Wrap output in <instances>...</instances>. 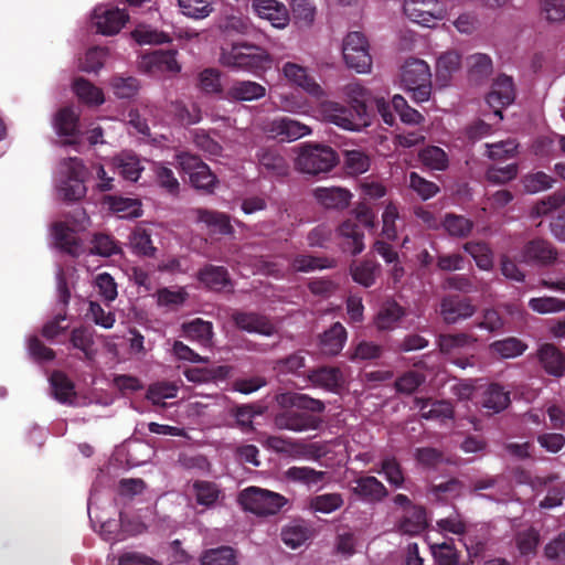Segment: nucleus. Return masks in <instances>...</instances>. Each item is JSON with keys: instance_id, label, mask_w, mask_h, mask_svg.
Instances as JSON below:
<instances>
[{"instance_id": "c9c22d12", "label": "nucleus", "mask_w": 565, "mask_h": 565, "mask_svg": "<svg viewBox=\"0 0 565 565\" xmlns=\"http://www.w3.org/2000/svg\"><path fill=\"white\" fill-rule=\"evenodd\" d=\"M468 77L476 84L489 78L493 72L492 60L483 53H476L467 57Z\"/></svg>"}, {"instance_id": "393cba45", "label": "nucleus", "mask_w": 565, "mask_h": 565, "mask_svg": "<svg viewBox=\"0 0 565 565\" xmlns=\"http://www.w3.org/2000/svg\"><path fill=\"white\" fill-rule=\"evenodd\" d=\"M347 330L340 322H334L320 335L319 348L323 355H338L347 341Z\"/></svg>"}, {"instance_id": "58836bf2", "label": "nucleus", "mask_w": 565, "mask_h": 565, "mask_svg": "<svg viewBox=\"0 0 565 565\" xmlns=\"http://www.w3.org/2000/svg\"><path fill=\"white\" fill-rule=\"evenodd\" d=\"M257 159L260 168L273 175L281 177L288 173V163L286 159L277 152V150L262 148L257 152Z\"/></svg>"}, {"instance_id": "1a4fd4ad", "label": "nucleus", "mask_w": 565, "mask_h": 565, "mask_svg": "<svg viewBox=\"0 0 565 565\" xmlns=\"http://www.w3.org/2000/svg\"><path fill=\"white\" fill-rule=\"evenodd\" d=\"M403 11L413 22L433 26L446 18V6L439 0H404Z\"/></svg>"}, {"instance_id": "79ce46f5", "label": "nucleus", "mask_w": 565, "mask_h": 565, "mask_svg": "<svg viewBox=\"0 0 565 565\" xmlns=\"http://www.w3.org/2000/svg\"><path fill=\"white\" fill-rule=\"evenodd\" d=\"M461 56L456 51H448L441 54L436 63V77L443 85H447L451 75L460 68Z\"/></svg>"}, {"instance_id": "dca6fc26", "label": "nucleus", "mask_w": 565, "mask_h": 565, "mask_svg": "<svg viewBox=\"0 0 565 565\" xmlns=\"http://www.w3.org/2000/svg\"><path fill=\"white\" fill-rule=\"evenodd\" d=\"M536 358L546 374L554 377H562L565 374V354L555 344H541Z\"/></svg>"}, {"instance_id": "a878e982", "label": "nucleus", "mask_w": 565, "mask_h": 565, "mask_svg": "<svg viewBox=\"0 0 565 565\" xmlns=\"http://www.w3.org/2000/svg\"><path fill=\"white\" fill-rule=\"evenodd\" d=\"M477 341L478 338L468 332L443 333L437 338V345L443 354L455 355L462 349L473 347Z\"/></svg>"}, {"instance_id": "0eeeda50", "label": "nucleus", "mask_w": 565, "mask_h": 565, "mask_svg": "<svg viewBox=\"0 0 565 565\" xmlns=\"http://www.w3.org/2000/svg\"><path fill=\"white\" fill-rule=\"evenodd\" d=\"M177 160L182 171L189 174L193 188L209 194L214 192L218 180L199 156L184 151L177 154Z\"/></svg>"}, {"instance_id": "f3484780", "label": "nucleus", "mask_w": 565, "mask_h": 565, "mask_svg": "<svg viewBox=\"0 0 565 565\" xmlns=\"http://www.w3.org/2000/svg\"><path fill=\"white\" fill-rule=\"evenodd\" d=\"M406 315V308L394 299H387L375 315L374 326L379 331L394 330Z\"/></svg>"}, {"instance_id": "5fc2aeb1", "label": "nucleus", "mask_w": 565, "mask_h": 565, "mask_svg": "<svg viewBox=\"0 0 565 565\" xmlns=\"http://www.w3.org/2000/svg\"><path fill=\"white\" fill-rule=\"evenodd\" d=\"M467 252L475 259L476 265L482 270H489L493 266L492 250L483 242H467L463 245Z\"/></svg>"}, {"instance_id": "473e14b6", "label": "nucleus", "mask_w": 565, "mask_h": 565, "mask_svg": "<svg viewBox=\"0 0 565 565\" xmlns=\"http://www.w3.org/2000/svg\"><path fill=\"white\" fill-rule=\"evenodd\" d=\"M401 77L404 86L418 85L431 81V73L425 61L411 58L402 67Z\"/></svg>"}, {"instance_id": "423d86ee", "label": "nucleus", "mask_w": 565, "mask_h": 565, "mask_svg": "<svg viewBox=\"0 0 565 565\" xmlns=\"http://www.w3.org/2000/svg\"><path fill=\"white\" fill-rule=\"evenodd\" d=\"M339 161L337 152L320 143H307L301 147L296 167L303 173L317 175L331 171Z\"/></svg>"}, {"instance_id": "4468645a", "label": "nucleus", "mask_w": 565, "mask_h": 565, "mask_svg": "<svg viewBox=\"0 0 565 565\" xmlns=\"http://www.w3.org/2000/svg\"><path fill=\"white\" fill-rule=\"evenodd\" d=\"M129 15L124 9H95L93 22L98 33L103 35L117 34L128 21Z\"/></svg>"}, {"instance_id": "c85d7f7f", "label": "nucleus", "mask_w": 565, "mask_h": 565, "mask_svg": "<svg viewBox=\"0 0 565 565\" xmlns=\"http://www.w3.org/2000/svg\"><path fill=\"white\" fill-rule=\"evenodd\" d=\"M523 255L529 260L548 265L556 260L557 250L548 241L535 238L524 246Z\"/></svg>"}, {"instance_id": "412c9836", "label": "nucleus", "mask_w": 565, "mask_h": 565, "mask_svg": "<svg viewBox=\"0 0 565 565\" xmlns=\"http://www.w3.org/2000/svg\"><path fill=\"white\" fill-rule=\"evenodd\" d=\"M352 492L361 500L369 503L381 502L388 495L386 487L373 476H364L355 479Z\"/></svg>"}, {"instance_id": "ddd939ff", "label": "nucleus", "mask_w": 565, "mask_h": 565, "mask_svg": "<svg viewBox=\"0 0 565 565\" xmlns=\"http://www.w3.org/2000/svg\"><path fill=\"white\" fill-rule=\"evenodd\" d=\"M515 99V89L512 77L500 75L492 84L487 95V103L494 110V114L502 118V108L511 105Z\"/></svg>"}, {"instance_id": "f8f14e48", "label": "nucleus", "mask_w": 565, "mask_h": 565, "mask_svg": "<svg viewBox=\"0 0 565 565\" xmlns=\"http://www.w3.org/2000/svg\"><path fill=\"white\" fill-rule=\"evenodd\" d=\"M177 51L156 50L143 54L139 62V68L147 74L158 75L163 73H179L181 66L178 63Z\"/></svg>"}, {"instance_id": "8fccbe9b", "label": "nucleus", "mask_w": 565, "mask_h": 565, "mask_svg": "<svg viewBox=\"0 0 565 565\" xmlns=\"http://www.w3.org/2000/svg\"><path fill=\"white\" fill-rule=\"evenodd\" d=\"M337 263L329 257H318L311 255H297L291 262V267L295 271L309 273L316 269L333 268Z\"/></svg>"}, {"instance_id": "7c9ffc66", "label": "nucleus", "mask_w": 565, "mask_h": 565, "mask_svg": "<svg viewBox=\"0 0 565 565\" xmlns=\"http://www.w3.org/2000/svg\"><path fill=\"white\" fill-rule=\"evenodd\" d=\"M381 273V266L373 259H364L362 262H353L350 265V274L354 282L370 288Z\"/></svg>"}, {"instance_id": "e2e57ef3", "label": "nucleus", "mask_w": 565, "mask_h": 565, "mask_svg": "<svg viewBox=\"0 0 565 565\" xmlns=\"http://www.w3.org/2000/svg\"><path fill=\"white\" fill-rule=\"evenodd\" d=\"M431 553L437 565H459L460 554L452 541L431 545Z\"/></svg>"}, {"instance_id": "4c0bfd02", "label": "nucleus", "mask_w": 565, "mask_h": 565, "mask_svg": "<svg viewBox=\"0 0 565 565\" xmlns=\"http://www.w3.org/2000/svg\"><path fill=\"white\" fill-rule=\"evenodd\" d=\"M50 384L54 398L62 404H71L76 396L73 381L62 371H53Z\"/></svg>"}, {"instance_id": "2eb2a0df", "label": "nucleus", "mask_w": 565, "mask_h": 565, "mask_svg": "<svg viewBox=\"0 0 565 565\" xmlns=\"http://www.w3.org/2000/svg\"><path fill=\"white\" fill-rule=\"evenodd\" d=\"M231 319L236 328L248 333L271 335L275 332V326L270 320L266 316L257 312L235 310Z\"/></svg>"}, {"instance_id": "a211bd4d", "label": "nucleus", "mask_w": 565, "mask_h": 565, "mask_svg": "<svg viewBox=\"0 0 565 565\" xmlns=\"http://www.w3.org/2000/svg\"><path fill=\"white\" fill-rule=\"evenodd\" d=\"M308 380L313 386L338 393L344 385L342 371L337 366H320L308 374Z\"/></svg>"}, {"instance_id": "6e6552de", "label": "nucleus", "mask_w": 565, "mask_h": 565, "mask_svg": "<svg viewBox=\"0 0 565 565\" xmlns=\"http://www.w3.org/2000/svg\"><path fill=\"white\" fill-rule=\"evenodd\" d=\"M342 54L348 67L366 73L372 66L369 41L362 32H349L343 39Z\"/></svg>"}, {"instance_id": "2f4dec72", "label": "nucleus", "mask_w": 565, "mask_h": 565, "mask_svg": "<svg viewBox=\"0 0 565 565\" xmlns=\"http://www.w3.org/2000/svg\"><path fill=\"white\" fill-rule=\"evenodd\" d=\"M53 235L56 246L71 256H78L82 253V244L76 233L65 223L58 222L53 226Z\"/></svg>"}, {"instance_id": "6e6d98bb", "label": "nucleus", "mask_w": 565, "mask_h": 565, "mask_svg": "<svg viewBox=\"0 0 565 565\" xmlns=\"http://www.w3.org/2000/svg\"><path fill=\"white\" fill-rule=\"evenodd\" d=\"M327 476L326 471H319L311 467H290L286 471L287 479L294 482H301L307 486H313L321 482Z\"/></svg>"}, {"instance_id": "f257e3e1", "label": "nucleus", "mask_w": 565, "mask_h": 565, "mask_svg": "<svg viewBox=\"0 0 565 565\" xmlns=\"http://www.w3.org/2000/svg\"><path fill=\"white\" fill-rule=\"evenodd\" d=\"M276 402L280 406V411L274 416L276 428L294 433L320 429L322 419L319 415L326 409L321 399L302 393L287 392L278 394Z\"/></svg>"}, {"instance_id": "72a5a7b5", "label": "nucleus", "mask_w": 565, "mask_h": 565, "mask_svg": "<svg viewBox=\"0 0 565 565\" xmlns=\"http://www.w3.org/2000/svg\"><path fill=\"white\" fill-rule=\"evenodd\" d=\"M196 215L198 221L204 223L213 233L222 235H232L234 233V228L231 225V218L225 213L206 209H198Z\"/></svg>"}, {"instance_id": "c756f323", "label": "nucleus", "mask_w": 565, "mask_h": 565, "mask_svg": "<svg viewBox=\"0 0 565 565\" xmlns=\"http://www.w3.org/2000/svg\"><path fill=\"white\" fill-rule=\"evenodd\" d=\"M316 200L326 209L343 210L351 200V193L343 188H317L313 192Z\"/></svg>"}, {"instance_id": "13d9d810", "label": "nucleus", "mask_w": 565, "mask_h": 565, "mask_svg": "<svg viewBox=\"0 0 565 565\" xmlns=\"http://www.w3.org/2000/svg\"><path fill=\"white\" fill-rule=\"evenodd\" d=\"M310 529L305 524H290L281 532L282 542L290 548L300 547L310 539Z\"/></svg>"}, {"instance_id": "603ef678", "label": "nucleus", "mask_w": 565, "mask_h": 565, "mask_svg": "<svg viewBox=\"0 0 565 565\" xmlns=\"http://www.w3.org/2000/svg\"><path fill=\"white\" fill-rule=\"evenodd\" d=\"M343 503L344 500L342 494L338 492H332L310 498L308 505L309 509L312 510L313 512L329 514L339 510L343 505Z\"/></svg>"}, {"instance_id": "37998d69", "label": "nucleus", "mask_w": 565, "mask_h": 565, "mask_svg": "<svg viewBox=\"0 0 565 565\" xmlns=\"http://www.w3.org/2000/svg\"><path fill=\"white\" fill-rule=\"evenodd\" d=\"M230 374L227 365H218L214 367H193L184 372L189 382L193 383H207L217 380H224Z\"/></svg>"}, {"instance_id": "4d7b16f0", "label": "nucleus", "mask_w": 565, "mask_h": 565, "mask_svg": "<svg viewBox=\"0 0 565 565\" xmlns=\"http://www.w3.org/2000/svg\"><path fill=\"white\" fill-rule=\"evenodd\" d=\"M555 183L556 179L543 171L529 173L522 178L524 191L530 194L550 190Z\"/></svg>"}, {"instance_id": "774afa93", "label": "nucleus", "mask_w": 565, "mask_h": 565, "mask_svg": "<svg viewBox=\"0 0 565 565\" xmlns=\"http://www.w3.org/2000/svg\"><path fill=\"white\" fill-rule=\"evenodd\" d=\"M529 307L537 313H555L565 311V300L555 297H537L529 301Z\"/></svg>"}, {"instance_id": "7ed1b4c3", "label": "nucleus", "mask_w": 565, "mask_h": 565, "mask_svg": "<svg viewBox=\"0 0 565 565\" xmlns=\"http://www.w3.org/2000/svg\"><path fill=\"white\" fill-rule=\"evenodd\" d=\"M320 115L326 122L333 124L348 131H361L371 125V115L365 114L361 105L354 109L337 102H323L319 108Z\"/></svg>"}, {"instance_id": "39448f33", "label": "nucleus", "mask_w": 565, "mask_h": 565, "mask_svg": "<svg viewBox=\"0 0 565 565\" xmlns=\"http://www.w3.org/2000/svg\"><path fill=\"white\" fill-rule=\"evenodd\" d=\"M237 501L243 510L258 516L277 514L288 502L284 495L255 486L242 490Z\"/></svg>"}, {"instance_id": "bb28decb", "label": "nucleus", "mask_w": 565, "mask_h": 565, "mask_svg": "<svg viewBox=\"0 0 565 565\" xmlns=\"http://www.w3.org/2000/svg\"><path fill=\"white\" fill-rule=\"evenodd\" d=\"M113 167L125 180L137 182L143 167L137 154L130 151H122L113 158Z\"/></svg>"}, {"instance_id": "de8ad7c7", "label": "nucleus", "mask_w": 565, "mask_h": 565, "mask_svg": "<svg viewBox=\"0 0 565 565\" xmlns=\"http://www.w3.org/2000/svg\"><path fill=\"white\" fill-rule=\"evenodd\" d=\"M443 226L450 236L465 238L470 235L475 224L470 218L463 215L446 213L443 220Z\"/></svg>"}, {"instance_id": "cd10ccee", "label": "nucleus", "mask_w": 565, "mask_h": 565, "mask_svg": "<svg viewBox=\"0 0 565 565\" xmlns=\"http://www.w3.org/2000/svg\"><path fill=\"white\" fill-rule=\"evenodd\" d=\"M282 73L289 82L301 87L309 94L317 96L321 93L320 85L308 74L306 67L296 63L287 62L282 66Z\"/></svg>"}, {"instance_id": "f704fd0d", "label": "nucleus", "mask_w": 565, "mask_h": 565, "mask_svg": "<svg viewBox=\"0 0 565 565\" xmlns=\"http://www.w3.org/2000/svg\"><path fill=\"white\" fill-rule=\"evenodd\" d=\"M510 403V392L498 383L490 384L482 396L483 408L492 414L504 411Z\"/></svg>"}, {"instance_id": "ea45409f", "label": "nucleus", "mask_w": 565, "mask_h": 565, "mask_svg": "<svg viewBox=\"0 0 565 565\" xmlns=\"http://www.w3.org/2000/svg\"><path fill=\"white\" fill-rule=\"evenodd\" d=\"M427 527L426 509L420 505H413L406 511L399 523V530L409 535H417Z\"/></svg>"}, {"instance_id": "680f3d73", "label": "nucleus", "mask_w": 565, "mask_h": 565, "mask_svg": "<svg viewBox=\"0 0 565 565\" xmlns=\"http://www.w3.org/2000/svg\"><path fill=\"white\" fill-rule=\"evenodd\" d=\"M379 472L383 473L387 482L395 488H401L404 484V471L395 457H385L381 461V470Z\"/></svg>"}, {"instance_id": "e433bc0d", "label": "nucleus", "mask_w": 565, "mask_h": 565, "mask_svg": "<svg viewBox=\"0 0 565 565\" xmlns=\"http://www.w3.org/2000/svg\"><path fill=\"white\" fill-rule=\"evenodd\" d=\"M266 88L252 81L235 82L226 92V97L233 100L250 102L264 97Z\"/></svg>"}, {"instance_id": "9b49d317", "label": "nucleus", "mask_w": 565, "mask_h": 565, "mask_svg": "<svg viewBox=\"0 0 565 565\" xmlns=\"http://www.w3.org/2000/svg\"><path fill=\"white\" fill-rule=\"evenodd\" d=\"M264 131L271 138L279 141L291 142L312 132L310 126L300 122L291 117H278L264 126Z\"/></svg>"}, {"instance_id": "b1692460", "label": "nucleus", "mask_w": 565, "mask_h": 565, "mask_svg": "<svg viewBox=\"0 0 565 565\" xmlns=\"http://www.w3.org/2000/svg\"><path fill=\"white\" fill-rule=\"evenodd\" d=\"M192 491L196 504L203 507L204 510L214 509L224 498L221 487L209 480H195L192 483Z\"/></svg>"}, {"instance_id": "f03ea898", "label": "nucleus", "mask_w": 565, "mask_h": 565, "mask_svg": "<svg viewBox=\"0 0 565 565\" xmlns=\"http://www.w3.org/2000/svg\"><path fill=\"white\" fill-rule=\"evenodd\" d=\"M220 61L224 66L249 72L265 70L271 63L265 49L247 42H235L230 49L223 47Z\"/></svg>"}, {"instance_id": "09e8293b", "label": "nucleus", "mask_w": 565, "mask_h": 565, "mask_svg": "<svg viewBox=\"0 0 565 565\" xmlns=\"http://www.w3.org/2000/svg\"><path fill=\"white\" fill-rule=\"evenodd\" d=\"M183 332L188 339L195 340L202 345H209L213 335L211 322L196 318L183 324Z\"/></svg>"}, {"instance_id": "20e7f679", "label": "nucleus", "mask_w": 565, "mask_h": 565, "mask_svg": "<svg viewBox=\"0 0 565 565\" xmlns=\"http://www.w3.org/2000/svg\"><path fill=\"white\" fill-rule=\"evenodd\" d=\"M353 214L355 221L345 220L339 227V234L343 237L342 249L349 252L352 255H358L364 249V233L361 231L358 223L362 224L366 228L375 227V213L373 210L364 203L359 204Z\"/></svg>"}, {"instance_id": "6ab92c4d", "label": "nucleus", "mask_w": 565, "mask_h": 565, "mask_svg": "<svg viewBox=\"0 0 565 565\" xmlns=\"http://www.w3.org/2000/svg\"><path fill=\"white\" fill-rule=\"evenodd\" d=\"M54 127L58 136L67 137L64 145H75L79 134V115L71 106L62 107L54 117Z\"/></svg>"}, {"instance_id": "0e129e2a", "label": "nucleus", "mask_w": 565, "mask_h": 565, "mask_svg": "<svg viewBox=\"0 0 565 565\" xmlns=\"http://www.w3.org/2000/svg\"><path fill=\"white\" fill-rule=\"evenodd\" d=\"M409 188L424 201L434 198L439 191V186L423 178L417 172H411L408 177Z\"/></svg>"}, {"instance_id": "5701e85b", "label": "nucleus", "mask_w": 565, "mask_h": 565, "mask_svg": "<svg viewBox=\"0 0 565 565\" xmlns=\"http://www.w3.org/2000/svg\"><path fill=\"white\" fill-rule=\"evenodd\" d=\"M198 280L213 291H222L233 287L230 273L224 266L207 264L196 274Z\"/></svg>"}, {"instance_id": "c03bdc74", "label": "nucleus", "mask_w": 565, "mask_h": 565, "mask_svg": "<svg viewBox=\"0 0 565 565\" xmlns=\"http://www.w3.org/2000/svg\"><path fill=\"white\" fill-rule=\"evenodd\" d=\"M489 349L502 359H513L522 355L527 349V344L515 337H509L492 342Z\"/></svg>"}, {"instance_id": "69168bd1", "label": "nucleus", "mask_w": 565, "mask_h": 565, "mask_svg": "<svg viewBox=\"0 0 565 565\" xmlns=\"http://www.w3.org/2000/svg\"><path fill=\"white\" fill-rule=\"evenodd\" d=\"M426 376L417 371H407L395 380V390L401 394L411 395L422 384H424Z\"/></svg>"}, {"instance_id": "9d476101", "label": "nucleus", "mask_w": 565, "mask_h": 565, "mask_svg": "<svg viewBox=\"0 0 565 565\" xmlns=\"http://www.w3.org/2000/svg\"><path fill=\"white\" fill-rule=\"evenodd\" d=\"M477 312L472 299L459 294H449L441 298L439 315L446 324H457Z\"/></svg>"}, {"instance_id": "bf43d9fd", "label": "nucleus", "mask_w": 565, "mask_h": 565, "mask_svg": "<svg viewBox=\"0 0 565 565\" xmlns=\"http://www.w3.org/2000/svg\"><path fill=\"white\" fill-rule=\"evenodd\" d=\"M130 245L134 253L140 256L153 257L157 250L152 244L150 233L145 228H137L131 233Z\"/></svg>"}, {"instance_id": "49530a36", "label": "nucleus", "mask_w": 565, "mask_h": 565, "mask_svg": "<svg viewBox=\"0 0 565 565\" xmlns=\"http://www.w3.org/2000/svg\"><path fill=\"white\" fill-rule=\"evenodd\" d=\"M200 565H237L236 552L231 546L206 550L200 557Z\"/></svg>"}, {"instance_id": "4be33fe9", "label": "nucleus", "mask_w": 565, "mask_h": 565, "mask_svg": "<svg viewBox=\"0 0 565 565\" xmlns=\"http://www.w3.org/2000/svg\"><path fill=\"white\" fill-rule=\"evenodd\" d=\"M95 330L92 327L81 326L74 328L70 334V343L73 349L83 353L81 360L92 362L96 359L97 349L95 347Z\"/></svg>"}, {"instance_id": "aec40b11", "label": "nucleus", "mask_w": 565, "mask_h": 565, "mask_svg": "<svg viewBox=\"0 0 565 565\" xmlns=\"http://www.w3.org/2000/svg\"><path fill=\"white\" fill-rule=\"evenodd\" d=\"M253 8L259 18L269 21L277 29L288 24V10L277 0H254Z\"/></svg>"}, {"instance_id": "a19ab883", "label": "nucleus", "mask_w": 565, "mask_h": 565, "mask_svg": "<svg viewBox=\"0 0 565 565\" xmlns=\"http://www.w3.org/2000/svg\"><path fill=\"white\" fill-rule=\"evenodd\" d=\"M541 542L540 531L534 526L520 530L514 534V543L522 556H534Z\"/></svg>"}, {"instance_id": "a18cd8bd", "label": "nucleus", "mask_w": 565, "mask_h": 565, "mask_svg": "<svg viewBox=\"0 0 565 565\" xmlns=\"http://www.w3.org/2000/svg\"><path fill=\"white\" fill-rule=\"evenodd\" d=\"M415 403L422 412V417L425 419H448L454 417V407L447 401H435L430 404L429 409H426L429 405V399L416 398Z\"/></svg>"}, {"instance_id": "338daca9", "label": "nucleus", "mask_w": 565, "mask_h": 565, "mask_svg": "<svg viewBox=\"0 0 565 565\" xmlns=\"http://www.w3.org/2000/svg\"><path fill=\"white\" fill-rule=\"evenodd\" d=\"M178 2L181 12L193 19H203L213 10L211 0H178Z\"/></svg>"}, {"instance_id": "864d4df0", "label": "nucleus", "mask_w": 565, "mask_h": 565, "mask_svg": "<svg viewBox=\"0 0 565 565\" xmlns=\"http://www.w3.org/2000/svg\"><path fill=\"white\" fill-rule=\"evenodd\" d=\"M418 158L425 167L431 170L445 171L449 164L447 153L437 146H428L422 149Z\"/></svg>"}, {"instance_id": "052dcab7", "label": "nucleus", "mask_w": 565, "mask_h": 565, "mask_svg": "<svg viewBox=\"0 0 565 565\" xmlns=\"http://www.w3.org/2000/svg\"><path fill=\"white\" fill-rule=\"evenodd\" d=\"M109 207L122 217H139L141 215V204L137 199L108 196Z\"/></svg>"}, {"instance_id": "3c124183", "label": "nucleus", "mask_w": 565, "mask_h": 565, "mask_svg": "<svg viewBox=\"0 0 565 565\" xmlns=\"http://www.w3.org/2000/svg\"><path fill=\"white\" fill-rule=\"evenodd\" d=\"M73 90L85 104L99 106L105 102L103 90L83 77L74 81Z\"/></svg>"}]
</instances>
